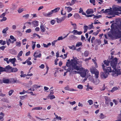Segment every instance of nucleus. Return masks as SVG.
<instances>
[{"mask_svg": "<svg viewBox=\"0 0 121 121\" xmlns=\"http://www.w3.org/2000/svg\"><path fill=\"white\" fill-rule=\"evenodd\" d=\"M102 68L104 71V72H102L100 74V77L101 78L105 79L108 76V74H109V72H114L116 73L118 71H115L114 69H111V67H108L105 66L104 64H103L102 65Z\"/></svg>", "mask_w": 121, "mask_h": 121, "instance_id": "1", "label": "nucleus"}, {"mask_svg": "<svg viewBox=\"0 0 121 121\" xmlns=\"http://www.w3.org/2000/svg\"><path fill=\"white\" fill-rule=\"evenodd\" d=\"M111 27V31L112 34L114 35L118 38L121 37V31L119 29L117 26H114L113 23L112 24Z\"/></svg>", "mask_w": 121, "mask_h": 121, "instance_id": "2", "label": "nucleus"}, {"mask_svg": "<svg viewBox=\"0 0 121 121\" xmlns=\"http://www.w3.org/2000/svg\"><path fill=\"white\" fill-rule=\"evenodd\" d=\"M111 56V58L108 59H109L111 61L110 65L112 68L114 69L115 71H117V70L116 68V66L117 63V59L116 57L114 58L113 56Z\"/></svg>", "mask_w": 121, "mask_h": 121, "instance_id": "3", "label": "nucleus"}, {"mask_svg": "<svg viewBox=\"0 0 121 121\" xmlns=\"http://www.w3.org/2000/svg\"><path fill=\"white\" fill-rule=\"evenodd\" d=\"M60 9V8L57 7L56 8L52 10L48 13H45L44 12L43 13V14L44 16L45 17H50L52 16V14L53 13H56L58 12L59 11Z\"/></svg>", "mask_w": 121, "mask_h": 121, "instance_id": "4", "label": "nucleus"}, {"mask_svg": "<svg viewBox=\"0 0 121 121\" xmlns=\"http://www.w3.org/2000/svg\"><path fill=\"white\" fill-rule=\"evenodd\" d=\"M111 15H118V12H116L118 11V6L117 7L116 6H114L112 7V9H111Z\"/></svg>", "mask_w": 121, "mask_h": 121, "instance_id": "5", "label": "nucleus"}, {"mask_svg": "<svg viewBox=\"0 0 121 121\" xmlns=\"http://www.w3.org/2000/svg\"><path fill=\"white\" fill-rule=\"evenodd\" d=\"M74 63L73 65L72 66V68L73 69V70L75 69L77 71H78L80 69V66L77 65L78 64V63L77 60H74Z\"/></svg>", "mask_w": 121, "mask_h": 121, "instance_id": "6", "label": "nucleus"}, {"mask_svg": "<svg viewBox=\"0 0 121 121\" xmlns=\"http://www.w3.org/2000/svg\"><path fill=\"white\" fill-rule=\"evenodd\" d=\"M73 60L72 62H71V61H69V62H66V66L67 67H72V66L73 65L74 63V60Z\"/></svg>", "mask_w": 121, "mask_h": 121, "instance_id": "7", "label": "nucleus"}, {"mask_svg": "<svg viewBox=\"0 0 121 121\" xmlns=\"http://www.w3.org/2000/svg\"><path fill=\"white\" fill-rule=\"evenodd\" d=\"M105 104L107 105L108 106L109 105V103L111 101V99L109 98L107 96H105Z\"/></svg>", "mask_w": 121, "mask_h": 121, "instance_id": "8", "label": "nucleus"}, {"mask_svg": "<svg viewBox=\"0 0 121 121\" xmlns=\"http://www.w3.org/2000/svg\"><path fill=\"white\" fill-rule=\"evenodd\" d=\"M82 33V31H78L76 30H74L72 32V33H73L74 35H80Z\"/></svg>", "mask_w": 121, "mask_h": 121, "instance_id": "9", "label": "nucleus"}, {"mask_svg": "<svg viewBox=\"0 0 121 121\" xmlns=\"http://www.w3.org/2000/svg\"><path fill=\"white\" fill-rule=\"evenodd\" d=\"M39 22L37 21H35L31 22L32 25L34 27L38 26L39 25Z\"/></svg>", "mask_w": 121, "mask_h": 121, "instance_id": "10", "label": "nucleus"}, {"mask_svg": "<svg viewBox=\"0 0 121 121\" xmlns=\"http://www.w3.org/2000/svg\"><path fill=\"white\" fill-rule=\"evenodd\" d=\"M36 54V52H34V54L33 56L35 57L34 58V59L35 60H37L36 58L37 57L40 58L41 56V54L40 53L39 54L37 55H35Z\"/></svg>", "mask_w": 121, "mask_h": 121, "instance_id": "11", "label": "nucleus"}, {"mask_svg": "<svg viewBox=\"0 0 121 121\" xmlns=\"http://www.w3.org/2000/svg\"><path fill=\"white\" fill-rule=\"evenodd\" d=\"M94 11L93 9H88L86 11V13L87 14H92L94 13Z\"/></svg>", "mask_w": 121, "mask_h": 121, "instance_id": "12", "label": "nucleus"}, {"mask_svg": "<svg viewBox=\"0 0 121 121\" xmlns=\"http://www.w3.org/2000/svg\"><path fill=\"white\" fill-rule=\"evenodd\" d=\"M104 64L105 65H106L108 66L109 65V63H111V61L109 59H108L107 60H104Z\"/></svg>", "mask_w": 121, "mask_h": 121, "instance_id": "13", "label": "nucleus"}, {"mask_svg": "<svg viewBox=\"0 0 121 121\" xmlns=\"http://www.w3.org/2000/svg\"><path fill=\"white\" fill-rule=\"evenodd\" d=\"M41 30L42 32H43L45 31V29L44 25L42 24L40 26Z\"/></svg>", "mask_w": 121, "mask_h": 121, "instance_id": "14", "label": "nucleus"}, {"mask_svg": "<svg viewBox=\"0 0 121 121\" xmlns=\"http://www.w3.org/2000/svg\"><path fill=\"white\" fill-rule=\"evenodd\" d=\"M69 39L70 40H73L75 39H77V37L74 35H71L69 36Z\"/></svg>", "mask_w": 121, "mask_h": 121, "instance_id": "15", "label": "nucleus"}, {"mask_svg": "<svg viewBox=\"0 0 121 121\" xmlns=\"http://www.w3.org/2000/svg\"><path fill=\"white\" fill-rule=\"evenodd\" d=\"M74 17L77 19H81V17L78 13H76L74 14Z\"/></svg>", "mask_w": 121, "mask_h": 121, "instance_id": "16", "label": "nucleus"}, {"mask_svg": "<svg viewBox=\"0 0 121 121\" xmlns=\"http://www.w3.org/2000/svg\"><path fill=\"white\" fill-rule=\"evenodd\" d=\"M6 70V71H5V72H6L7 73L8 72V70L9 69L11 70V68H12V67L10 66L9 65H8V66H6L5 68H4Z\"/></svg>", "mask_w": 121, "mask_h": 121, "instance_id": "17", "label": "nucleus"}, {"mask_svg": "<svg viewBox=\"0 0 121 121\" xmlns=\"http://www.w3.org/2000/svg\"><path fill=\"white\" fill-rule=\"evenodd\" d=\"M18 70V69L17 68H11V70L10 71V72H16Z\"/></svg>", "mask_w": 121, "mask_h": 121, "instance_id": "18", "label": "nucleus"}, {"mask_svg": "<svg viewBox=\"0 0 121 121\" xmlns=\"http://www.w3.org/2000/svg\"><path fill=\"white\" fill-rule=\"evenodd\" d=\"M3 82L4 83H8L10 81V80L9 79H5L4 78H3Z\"/></svg>", "mask_w": 121, "mask_h": 121, "instance_id": "19", "label": "nucleus"}, {"mask_svg": "<svg viewBox=\"0 0 121 121\" xmlns=\"http://www.w3.org/2000/svg\"><path fill=\"white\" fill-rule=\"evenodd\" d=\"M111 8L110 9H107L105 10L103 12L104 13H107L108 12H110V14H111Z\"/></svg>", "mask_w": 121, "mask_h": 121, "instance_id": "20", "label": "nucleus"}, {"mask_svg": "<svg viewBox=\"0 0 121 121\" xmlns=\"http://www.w3.org/2000/svg\"><path fill=\"white\" fill-rule=\"evenodd\" d=\"M5 71H6L4 68L0 66V74H1V73Z\"/></svg>", "mask_w": 121, "mask_h": 121, "instance_id": "21", "label": "nucleus"}, {"mask_svg": "<svg viewBox=\"0 0 121 121\" xmlns=\"http://www.w3.org/2000/svg\"><path fill=\"white\" fill-rule=\"evenodd\" d=\"M42 109V107H36L33 108L32 109V110H39Z\"/></svg>", "mask_w": 121, "mask_h": 121, "instance_id": "22", "label": "nucleus"}, {"mask_svg": "<svg viewBox=\"0 0 121 121\" xmlns=\"http://www.w3.org/2000/svg\"><path fill=\"white\" fill-rule=\"evenodd\" d=\"M82 43L81 42H78L77 43L76 45V47H79L80 46H82Z\"/></svg>", "mask_w": 121, "mask_h": 121, "instance_id": "23", "label": "nucleus"}, {"mask_svg": "<svg viewBox=\"0 0 121 121\" xmlns=\"http://www.w3.org/2000/svg\"><path fill=\"white\" fill-rule=\"evenodd\" d=\"M83 29H84V33H86L87 30L88 28V26H87L85 25L84 26Z\"/></svg>", "mask_w": 121, "mask_h": 121, "instance_id": "24", "label": "nucleus"}, {"mask_svg": "<svg viewBox=\"0 0 121 121\" xmlns=\"http://www.w3.org/2000/svg\"><path fill=\"white\" fill-rule=\"evenodd\" d=\"M16 60V59L14 58L13 59H9V61L11 63H14V62H15Z\"/></svg>", "mask_w": 121, "mask_h": 121, "instance_id": "25", "label": "nucleus"}, {"mask_svg": "<svg viewBox=\"0 0 121 121\" xmlns=\"http://www.w3.org/2000/svg\"><path fill=\"white\" fill-rule=\"evenodd\" d=\"M48 97H49L51 99H55V97L54 95H48Z\"/></svg>", "mask_w": 121, "mask_h": 121, "instance_id": "26", "label": "nucleus"}, {"mask_svg": "<svg viewBox=\"0 0 121 121\" xmlns=\"http://www.w3.org/2000/svg\"><path fill=\"white\" fill-rule=\"evenodd\" d=\"M118 89V88L117 86H115L112 88V90L110 91L112 92H113L114 91Z\"/></svg>", "mask_w": 121, "mask_h": 121, "instance_id": "27", "label": "nucleus"}, {"mask_svg": "<svg viewBox=\"0 0 121 121\" xmlns=\"http://www.w3.org/2000/svg\"><path fill=\"white\" fill-rule=\"evenodd\" d=\"M86 74L85 73H84L83 72H81V73L80 74L81 76L82 77H85L86 76Z\"/></svg>", "mask_w": 121, "mask_h": 121, "instance_id": "28", "label": "nucleus"}, {"mask_svg": "<svg viewBox=\"0 0 121 121\" xmlns=\"http://www.w3.org/2000/svg\"><path fill=\"white\" fill-rule=\"evenodd\" d=\"M6 41L7 45L9 46L10 44V43H11V40L9 39H7Z\"/></svg>", "mask_w": 121, "mask_h": 121, "instance_id": "29", "label": "nucleus"}, {"mask_svg": "<svg viewBox=\"0 0 121 121\" xmlns=\"http://www.w3.org/2000/svg\"><path fill=\"white\" fill-rule=\"evenodd\" d=\"M99 72L97 70L95 73L94 74H95V77L96 78H98L99 77Z\"/></svg>", "mask_w": 121, "mask_h": 121, "instance_id": "30", "label": "nucleus"}, {"mask_svg": "<svg viewBox=\"0 0 121 121\" xmlns=\"http://www.w3.org/2000/svg\"><path fill=\"white\" fill-rule=\"evenodd\" d=\"M93 23H92L91 25H89L88 26V28L89 30L91 29L94 28V27L93 26Z\"/></svg>", "mask_w": 121, "mask_h": 121, "instance_id": "31", "label": "nucleus"}, {"mask_svg": "<svg viewBox=\"0 0 121 121\" xmlns=\"http://www.w3.org/2000/svg\"><path fill=\"white\" fill-rule=\"evenodd\" d=\"M56 19L57 20L56 22L58 23H60L62 21L61 18H57Z\"/></svg>", "mask_w": 121, "mask_h": 121, "instance_id": "32", "label": "nucleus"}, {"mask_svg": "<svg viewBox=\"0 0 121 121\" xmlns=\"http://www.w3.org/2000/svg\"><path fill=\"white\" fill-rule=\"evenodd\" d=\"M106 117V116L104 115L102 113H101L99 116V117L101 119H103Z\"/></svg>", "mask_w": 121, "mask_h": 121, "instance_id": "33", "label": "nucleus"}, {"mask_svg": "<svg viewBox=\"0 0 121 121\" xmlns=\"http://www.w3.org/2000/svg\"><path fill=\"white\" fill-rule=\"evenodd\" d=\"M102 17V16L101 15H99L98 16L95 15H94V17H93V19H94L95 18H96L97 19H98L100 18H101Z\"/></svg>", "mask_w": 121, "mask_h": 121, "instance_id": "34", "label": "nucleus"}, {"mask_svg": "<svg viewBox=\"0 0 121 121\" xmlns=\"http://www.w3.org/2000/svg\"><path fill=\"white\" fill-rule=\"evenodd\" d=\"M9 29V28L8 27H6L5 29H4L2 31L3 33H6L7 31Z\"/></svg>", "mask_w": 121, "mask_h": 121, "instance_id": "35", "label": "nucleus"}, {"mask_svg": "<svg viewBox=\"0 0 121 121\" xmlns=\"http://www.w3.org/2000/svg\"><path fill=\"white\" fill-rule=\"evenodd\" d=\"M69 68H68L66 70L67 71L66 72H67V73L68 72H70V71H73V69L71 67H68Z\"/></svg>", "mask_w": 121, "mask_h": 121, "instance_id": "36", "label": "nucleus"}, {"mask_svg": "<svg viewBox=\"0 0 121 121\" xmlns=\"http://www.w3.org/2000/svg\"><path fill=\"white\" fill-rule=\"evenodd\" d=\"M89 52L88 51H86L85 52L84 54V56L86 57L89 54Z\"/></svg>", "mask_w": 121, "mask_h": 121, "instance_id": "37", "label": "nucleus"}, {"mask_svg": "<svg viewBox=\"0 0 121 121\" xmlns=\"http://www.w3.org/2000/svg\"><path fill=\"white\" fill-rule=\"evenodd\" d=\"M27 97V95H26L24 96H20V98L21 99L23 100L25 98H26Z\"/></svg>", "mask_w": 121, "mask_h": 121, "instance_id": "38", "label": "nucleus"}, {"mask_svg": "<svg viewBox=\"0 0 121 121\" xmlns=\"http://www.w3.org/2000/svg\"><path fill=\"white\" fill-rule=\"evenodd\" d=\"M72 10V9L70 7H68V8L67 9V12L68 13L70 12Z\"/></svg>", "mask_w": 121, "mask_h": 121, "instance_id": "39", "label": "nucleus"}, {"mask_svg": "<svg viewBox=\"0 0 121 121\" xmlns=\"http://www.w3.org/2000/svg\"><path fill=\"white\" fill-rule=\"evenodd\" d=\"M23 53V52L22 51H21L18 53L17 56V57H20V56H21Z\"/></svg>", "mask_w": 121, "mask_h": 121, "instance_id": "40", "label": "nucleus"}, {"mask_svg": "<svg viewBox=\"0 0 121 121\" xmlns=\"http://www.w3.org/2000/svg\"><path fill=\"white\" fill-rule=\"evenodd\" d=\"M96 42H97L99 45L101 43V41L97 39H96L95 40V41L94 42V43H95Z\"/></svg>", "mask_w": 121, "mask_h": 121, "instance_id": "41", "label": "nucleus"}, {"mask_svg": "<svg viewBox=\"0 0 121 121\" xmlns=\"http://www.w3.org/2000/svg\"><path fill=\"white\" fill-rule=\"evenodd\" d=\"M77 88L80 89H83V86L81 85H79L78 86Z\"/></svg>", "mask_w": 121, "mask_h": 121, "instance_id": "42", "label": "nucleus"}, {"mask_svg": "<svg viewBox=\"0 0 121 121\" xmlns=\"http://www.w3.org/2000/svg\"><path fill=\"white\" fill-rule=\"evenodd\" d=\"M36 43V42H34L33 41H32V43H34V44H33L32 46V48L33 50H34L35 47V43Z\"/></svg>", "mask_w": 121, "mask_h": 121, "instance_id": "43", "label": "nucleus"}, {"mask_svg": "<svg viewBox=\"0 0 121 121\" xmlns=\"http://www.w3.org/2000/svg\"><path fill=\"white\" fill-rule=\"evenodd\" d=\"M9 82L10 83H14V81H15V79L13 78H11L10 79Z\"/></svg>", "mask_w": 121, "mask_h": 121, "instance_id": "44", "label": "nucleus"}, {"mask_svg": "<svg viewBox=\"0 0 121 121\" xmlns=\"http://www.w3.org/2000/svg\"><path fill=\"white\" fill-rule=\"evenodd\" d=\"M5 95L4 94L2 93V91L0 90V96L3 97Z\"/></svg>", "mask_w": 121, "mask_h": 121, "instance_id": "45", "label": "nucleus"}, {"mask_svg": "<svg viewBox=\"0 0 121 121\" xmlns=\"http://www.w3.org/2000/svg\"><path fill=\"white\" fill-rule=\"evenodd\" d=\"M91 72L92 74H94L96 72V71H95L94 69H91Z\"/></svg>", "mask_w": 121, "mask_h": 121, "instance_id": "46", "label": "nucleus"}, {"mask_svg": "<svg viewBox=\"0 0 121 121\" xmlns=\"http://www.w3.org/2000/svg\"><path fill=\"white\" fill-rule=\"evenodd\" d=\"M40 87V86H38L37 85H35L33 86V87L36 89Z\"/></svg>", "mask_w": 121, "mask_h": 121, "instance_id": "47", "label": "nucleus"}, {"mask_svg": "<svg viewBox=\"0 0 121 121\" xmlns=\"http://www.w3.org/2000/svg\"><path fill=\"white\" fill-rule=\"evenodd\" d=\"M1 100L4 102H7L8 101L7 99L5 98H2L1 99Z\"/></svg>", "mask_w": 121, "mask_h": 121, "instance_id": "48", "label": "nucleus"}, {"mask_svg": "<svg viewBox=\"0 0 121 121\" xmlns=\"http://www.w3.org/2000/svg\"><path fill=\"white\" fill-rule=\"evenodd\" d=\"M23 10L24 9L23 8L21 9L20 8L18 9V13H20L23 12Z\"/></svg>", "mask_w": 121, "mask_h": 121, "instance_id": "49", "label": "nucleus"}, {"mask_svg": "<svg viewBox=\"0 0 121 121\" xmlns=\"http://www.w3.org/2000/svg\"><path fill=\"white\" fill-rule=\"evenodd\" d=\"M87 78H88L90 81H91L93 78L90 75H88L87 76Z\"/></svg>", "mask_w": 121, "mask_h": 121, "instance_id": "50", "label": "nucleus"}, {"mask_svg": "<svg viewBox=\"0 0 121 121\" xmlns=\"http://www.w3.org/2000/svg\"><path fill=\"white\" fill-rule=\"evenodd\" d=\"M88 102L89 103L90 105H91L93 104V102L92 100H89L88 101Z\"/></svg>", "mask_w": 121, "mask_h": 121, "instance_id": "51", "label": "nucleus"}, {"mask_svg": "<svg viewBox=\"0 0 121 121\" xmlns=\"http://www.w3.org/2000/svg\"><path fill=\"white\" fill-rule=\"evenodd\" d=\"M13 90H11L9 92V95L10 96L13 93Z\"/></svg>", "mask_w": 121, "mask_h": 121, "instance_id": "52", "label": "nucleus"}, {"mask_svg": "<svg viewBox=\"0 0 121 121\" xmlns=\"http://www.w3.org/2000/svg\"><path fill=\"white\" fill-rule=\"evenodd\" d=\"M56 21L54 20H52L50 22L51 23L52 25H54Z\"/></svg>", "mask_w": 121, "mask_h": 121, "instance_id": "53", "label": "nucleus"}, {"mask_svg": "<svg viewBox=\"0 0 121 121\" xmlns=\"http://www.w3.org/2000/svg\"><path fill=\"white\" fill-rule=\"evenodd\" d=\"M29 16V14H26L23 15V17L25 18H28Z\"/></svg>", "mask_w": 121, "mask_h": 121, "instance_id": "54", "label": "nucleus"}, {"mask_svg": "<svg viewBox=\"0 0 121 121\" xmlns=\"http://www.w3.org/2000/svg\"><path fill=\"white\" fill-rule=\"evenodd\" d=\"M69 48L71 49H72L73 50H75L76 49V48L74 46H69Z\"/></svg>", "mask_w": 121, "mask_h": 121, "instance_id": "55", "label": "nucleus"}, {"mask_svg": "<svg viewBox=\"0 0 121 121\" xmlns=\"http://www.w3.org/2000/svg\"><path fill=\"white\" fill-rule=\"evenodd\" d=\"M31 32V29H27L26 31V33H30Z\"/></svg>", "mask_w": 121, "mask_h": 121, "instance_id": "56", "label": "nucleus"}, {"mask_svg": "<svg viewBox=\"0 0 121 121\" xmlns=\"http://www.w3.org/2000/svg\"><path fill=\"white\" fill-rule=\"evenodd\" d=\"M6 47V46H2L1 47H0V49L3 51Z\"/></svg>", "mask_w": 121, "mask_h": 121, "instance_id": "57", "label": "nucleus"}, {"mask_svg": "<svg viewBox=\"0 0 121 121\" xmlns=\"http://www.w3.org/2000/svg\"><path fill=\"white\" fill-rule=\"evenodd\" d=\"M2 18H3L0 20L1 22L5 21L7 19V18L6 17H3Z\"/></svg>", "mask_w": 121, "mask_h": 121, "instance_id": "58", "label": "nucleus"}, {"mask_svg": "<svg viewBox=\"0 0 121 121\" xmlns=\"http://www.w3.org/2000/svg\"><path fill=\"white\" fill-rule=\"evenodd\" d=\"M66 16H65L61 18L62 21H64L66 18Z\"/></svg>", "mask_w": 121, "mask_h": 121, "instance_id": "59", "label": "nucleus"}, {"mask_svg": "<svg viewBox=\"0 0 121 121\" xmlns=\"http://www.w3.org/2000/svg\"><path fill=\"white\" fill-rule=\"evenodd\" d=\"M21 43L20 42H17L16 43V46H21Z\"/></svg>", "mask_w": 121, "mask_h": 121, "instance_id": "60", "label": "nucleus"}, {"mask_svg": "<svg viewBox=\"0 0 121 121\" xmlns=\"http://www.w3.org/2000/svg\"><path fill=\"white\" fill-rule=\"evenodd\" d=\"M4 7V5L2 3L0 2V8H2Z\"/></svg>", "mask_w": 121, "mask_h": 121, "instance_id": "61", "label": "nucleus"}, {"mask_svg": "<svg viewBox=\"0 0 121 121\" xmlns=\"http://www.w3.org/2000/svg\"><path fill=\"white\" fill-rule=\"evenodd\" d=\"M69 102L70 104L72 105L75 104L76 103V102L74 101L72 102Z\"/></svg>", "mask_w": 121, "mask_h": 121, "instance_id": "62", "label": "nucleus"}, {"mask_svg": "<svg viewBox=\"0 0 121 121\" xmlns=\"http://www.w3.org/2000/svg\"><path fill=\"white\" fill-rule=\"evenodd\" d=\"M39 68L41 69H43L44 67V65L43 64H42L39 67Z\"/></svg>", "mask_w": 121, "mask_h": 121, "instance_id": "63", "label": "nucleus"}, {"mask_svg": "<svg viewBox=\"0 0 121 121\" xmlns=\"http://www.w3.org/2000/svg\"><path fill=\"white\" fill-rule=\"evenodd\" d=\"M113 101L115 105H116L117 104L118 102L116 100L113 99Z\"/></svg>", "mask_w": 121, "mask_h": 121, "instance_id": "64", "label": "nucleus"}]
</instances>
